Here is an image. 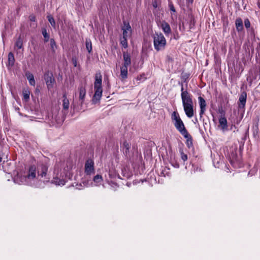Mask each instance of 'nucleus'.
<instances>
[{
	"label": "nucleus",
	"mask_w": 260,
	"mask_h": 260,
	"mask_svg": "<svg viewBox=\"0 0 260 260\" xmlns=\"http://www.w3.org/2000/svg\"><path fill=\"white\" fill-rule=\"evenodd\" d=\"M181 96L184 112L188 118H191L194 115L192 95L187 90H184L182 84H181Z\"/></svg>",
	"instance_id": "obj_1"
},
{
	"label": "nucleus",
	"mask_w": 260,
	"mask_h": 260,
	"mask_svg": "<svg viewBox=\"0 0 260 260\" xmlns=\"http://www.w3.org/2000/svg\"><path fill=\"white\" fill-rule=\"evenodd\" d=\"M36 178V168L35 166H31L29 167L28 173L26 175L22 176L20 174H18L14 179V181L15 183L19 184H27L32 185V182Z\"/></svg>",
	"instance_id": "obj_2"
},
{
	"label": "nucleus",
	"mask_w": 260,
	"mask_h": 260,
	"mask_svg": "<svg viewBox=\"0 0 260 260\" xmlns=\"http://www.w3.org/2000/svg\"><path fill=\"white\" fill-rule=\"evenodd\" d=\"M171 119L173 122L175 127L181 135L186 134L187 131L185 128L184 124L177 111H174L172 113Z\"/></svg>",
	"instance_id": "obj_3"
},
{
	"label": "nucleus",
	"mask_w": 260,
	"mask_h": 260,
	"mask_svg": "<svg viewBox=\"0 0 260 260\" xmlns=\"http://www.w3.org/2000/svg\"><path fill=\"white\" fill-rule=\"evenodd\" d=\"M61 167L62 165L60 163H57L54 166L52 182L57 185H63L65 184V181L63 179V176H62L61 173Z\"/></svg>",
	"instance_id": "obj_4"
},
{
	"label": "nucleus",
	"mask_w": 260,
	"mask_h": 260,
	"mask_svg": "<svg viewBox=\"0 0 260 260\" xmlns=\"http://www.w3.org/2000/svg\"><path fill=\"white\" fill-rule=\"evenodd\" d=\"M153 44L155 50L157 51L165 48L166 40L161 33H155L153 35Z\"/></svg>",
	"instance_id": "obj_5"
},
{
	"label": "nucleus",
	"mask_w": 260,
	"mask_h": 260,
	"mask_svg": "<svg viewBox=\"0 0 260 260\" xmlns=\"http://www.w3.org/2000/svg\"><path fill=\"white\" fill-rule=\"evenodd\" d=\"M95 173L94 163L93 160L88 159L85 164V173L87 175H91Z\"/></svg>",
	"instance_id": "obj_6"
},
{
	"label": "nucleus",
	"mask_w": 260,
	"mask_h": 260,
	"mask_svg": "<svg viewBox=\"0 0 260 260\" xmlns=\"http://www.w3.org/2000/svg\"><path fill=\"white\" fill-rule=\"evenodd\" d=\"M44 80H45L46 85L49 89H51L53 86V84L55 80L53 77L52 73L47 71L44 74Z\"/></svg>",
	"instance_id": "obj_7"
},
{
	"label": "nucleus",
	"mask_w": 260,
	"mask_h": 260,
	"mask_svg": "<svg viewBox=\"0 0 260 260\" xmlns=\"http://www.w3.org/2000/svg\"><path fill=\"white\" fill-rule=\"evenodd\" d=\"M122 30H123V37L129 38L131 37L132 34V28L129 23L126 21H123V26L122 27Z\"/></svg>",
	"instance_id": "obj_8"
},
{
	"label": "nucleus",
	"mask_w": 260,
	"mask_h": 260,
	"mask_svg": "<svg viewBox=\"0 0 260 260\" xmlns=\"http://www.w3.org/2000/svg\"><path fill=\"white\" fill-rule=\"evenodd\" d=\"M247 99V93L245 92L241 93L239 96L238 101V107L239 109H244L245 106Z\"/></svg>",
	"instance_id": "obj_9"
},
{
	"label": "nucleus",
	"mask_w": 260,
	"mask_h": 260,
	"mask_svg": "<svg viewBox=\"0 0 260 260\" xmlns=\"http://www.w3.org/2000/svg\"><path fill=\"white\" fill-rule=\"evenodd\" d=\"M48 166L46 165H42L38 169V177L43 178L45 177L48 171Z\"/></svg>",
	"instance_id": "obj_10"
},
{
	"label": "nucleus",
	"mask_w": 260,
	"mask_h": 260,
	"mask_svg": "<svg viewBox=\"0 0 260 260\" xmlns=\"http://www.w3.org/2000/svg\"><path fill=\"white\" fill-rule=\"evenodd\" d=\"M102 75L100 73H96L95 77V82L94 83V89H102Z\"/></svg>",
	"instance_id": "obj_11"
},
{
	"label": "nucleus",
	"mask_w": 260,
	"mask_h": 260,
	"mask_svg": "<svg viewBox=\"0 0 260 260\" xmlns=\"http://www.w3.org/2000/svg\"><path fill=\"white\" fill-rule=\"evenodd\" d=\"M199 103L200 107V115L201 117L206 111V103L205 100L201 96L198 98Z\"/></svg>",
	"instance_id": "obj_12"
},
{
	"label": "nucleus",
	"mask_w": 260,
	"mask_h": 260,
	"mask_svg": "<svg viewBox=\"0 0 260 260\" xmlns=\"http://www.w3.org/2000/svg\"><path fill=\"white\" fill-rule=\"evenodd\" d=\"M123 58L124 62L122 65V67H125L127 68L128 66L131 64V58L130 55L127 52H123Z\"/></svg>",
	"instance_id": "obj_13"
},
{
	"label": "nucleus",
	"mask_w": 260,
	"mask_h": 260,
	"mask_svg": "<svg viewBox=\"0 0 260 260\" xmlns=\"http://www.w3.org/2000/svg\"><path fill=\"white\" fill-rule=\"evenodd\" d=\"M161 27L166 35H168L171 34V29L169 24L167 22L163 21L161 24Z\"/></svg>",
	"instance_id": "obj_14"
},
{
	"label": "nucleus",
	"mask_w": 260,
	"mask_h": 260,
	"mask_svg": "<svg viewBox=\"0 0 260 260\" xmlns=\"http://www.w3.org/2000/svg\"><path fill=\"white\" fill-rule=\"evenodd\" d=\"M95 90V93L93 96V101L94 102L95 101H99L102 95L103 90L102 89H94Z\"/></svg>",
	"instance_id": "obj_15"
},
{
	"label": "nucleus",
	"mask_w": 260,
	"mask_h": 260,
	"mask_svg": "<svg viewBox=\"0 0 260 260\" xmlns=\"http://www.w3.org/2000/svg\"><path fill=\"white\" fill-rule=\"evenodd\" d=\"M183 136V137L186 139V145L188 147H190L192 146V137L190 136V135L188 133V132H186V134H183L182 135Z\"/></svg>",
	"instance_id": "obj_16"
},
{
	"label": "nucleus",
	"mask_w": 260,
	"mask_h": 260,
	"mask_svg": "<svg viewBox=\"0 0 260 260\" xmlns=\"http://www.w3.org/2000/svg\"><path fill=\"white\" fill-rule=\"evenodd\" d=\"M25 76H26L27 80L29 81V83L31 85L34 86L35 85L36 82H35L34 75L31 73H29V72H27L25 73Z\"/></svg>",
	"instance_id": "obj_17"
},
{
	"label": "nucleus",
	"mask_w": 260,
	"mask_h": 260,
	"mask_svg": "<svg viewBox=\"0 0 260 260\" xmlns=\"http://www.w3.org/2000/svg\"><path fill=\"white\" fill-rule=\"evenodd\" d=\"M237 30L238 31H241L243 28V22L241 18L237 19L235 22Z\"/></svg>",
	"instance_id": "obj_18"
},
{
	"label": "nucleus",
	"mask_w": 260,
	"mask_h": 260,
	"mask_svg": "<svg viewBox=\"0 0 260 260\" xmlns=\"http://www.w3.org/2000/svg\"><path fill=\"white\" fill-rule=\"evenodd\" d=\"M15 62V58L13 54L10 52L8 54V64L9 67H12L14 66Z\"/></svg>",
	"instance_id": "obj_19"
},
{
	"label": "nucleus",
	"mask_w": 260,
	"mask_h": 260,
	"mask_svg": "<svg viewBox=\"0 0 260 260\" xmlns=\"http://www.w3.org/2000/svg\"><path fill=\"white\" fill-rule=\"evenodd\" d=\"M86 95V90L84 87H80L79 88V99L82 103L84 100Z\"/></svg>",
	"instance_id": "obj_20"
},
{
	"label": "nucleus",
	"mask_w": 260,
	"mask_h": 260,
	"mask_svg": "<svg viewBox=\"0 0 260 260\" xmlns=\"http://www.w3.org/2000/svg\"><path fill=\"white\" fill-rule=\"evenodd\" d=\"M120 76L123 79H126L127 77V68L125 67H121L120 68Z\"/></svg>",
	"instance_id": "obj_21"
},
{
	"label": "nucleus",
	"mask_w": 260,
	"mask_h": 260,
	"mask_svg": "<svg viewBox=\"0 0 260 260\" xmlns=\"http://www.w3.org/2000/svg\"><path fill=\"white\" fill-rule=\"evenodd\" d=\"M129 147H130V146L129 145V143L125 141L123 143L122 149H123L124 153L126 155H127V154L129 153Z\"/></svg>",
	"instance_id": "obj_22"
},
{
	"label": "nucleus",
	"mask_w": 260,
	"mask_h": 260,
	"mask_svg": "<svg viewBox=\"0 0 260 260\" xmlns=\"http://www.w3.org/2000/svg\"><path fill=\"white\" fill-rule=\"evenodd\" d=\"M219 122L223 129L227 127V120L225 117H220Z\"/></svg>",
	"instance_id": "obj_23"
},
{
	"label": "nucleus",
	"mask_w": 260,
	"mask_h": 260,
	"mask_svg": "<svg viewBox=\"0 0 260 260\" xmlns=\"http://www.w3.org/2000/svg\"><path fill=\"white\" fill-rule=\"evenodd\" d=\"M93 181L95 183L96 185H99L102 182L103 177L101 175H96L93 177Z\"/></svg>",
	"instance_id": "obj_24"
},
{
	"label": "nucleus",
	"mask_w": 260,
	"mask_h": 260,
	"mask_svg": "<svg viewBox=\"0 0 260 260\" xmlns=\"http://www.w3.org/2000/svg\"><path fill=\"white\" fill-rule=\"evenodd\" d=\"M63 108L64 110H68L69 108V101L67 99L66 94H64L63 96Z\"/></svg>",
	"instance_id": "obj_25"
},
{
	"label": "nucleus",
	"mask_w": 260,
	"mask_h": 260,
	"mask_svg": "<svg viewBox=\"0 0 260 260\" xmlns=\"http://www.w3.org/2000/svg\"><path fill=\"white\" fill-rule=\"evenodd\" d=\"M86 48L89 53L92 51V44L90 40L86 39Z\"/></svg>",
	"instance_id": "obj_26"
},
{
	"label": "nucleus",
	"mask_w": 260,
	"mask_h": 260,
	"mask_svg": "<svg viewBox=\"0 0 260 260\" xmlns=\"http://www.w3.org/2000/svg\"><path fill=\"white\" fill-rule=\"evenodd\" d=\"M30 92L28 89L23 90V98L25 101H28L29 99Z\"/></svg>",
	"instance_id": "obj_27"
},
{
	"label": "nucleus",
	"mask_w": 260,
	"mask_h": 260,
	"mask_svg": "<svg viewBox=\"0 0 260 260\" xmlns=\"http://www.w3.org/2000/svg\"><path fill=\"white\" fill-rule=\"evenodd\" d=\"M42 35L44 38V41L45 42H48L49 39V35L47 33V30L45 28H43L42 29Z\"/></svg>",
	"instance_id": "obj_28"
},
{
	"label": "nucleus",
	"mask_w": 260,
	"mask_h": 260,
	"mask_svg": "<svg viewBox=\"0 0 260 260\" xmlns=\"http://www.w3.org/2000/svg\"><path fill=\"white\" fill-rule=\"evenodd\" d=\"M50 47L52 49V52H54L57 48V46H56V43L53 39H51V40H50Z\"/></svg>",
	"instance_id": "obj_29"
},
{
	"label": "nucleus",
	"mask_w": 260,
	"mask_h": 260,
	"mask_svg": "<svg viewBox=\"0 0 260 260\" xmlns=\"http://www.w3.org/2000/svg\"><path fill=\"white\" fill-rule=\"evenodd\" d=\"M127 38L123 37L120 40L121 45L125 48L127 47Z\"/></svg>",
	"instance_id": "obj_30"
},
{
	"label": "nucleus",
	"mask_w": 260,
	"mask_h": 260,
	"mask_svg": "<svg viewBox=\"0 0 260 260\" xmlns=\"http://www.w3.org/2000/svg\"><path fill=\"white\" fill-rule=\"evenodd\" d=\"M15 46L18 49H21L22 47V41L21 39L19 37L18 40H17L16 43H15Z\"/></svg>",
	"instance_id": "obj_31"
},
{
	"label": "nucleus",
	"mask_w": 260,
	"mask_h": 260,
	"mask_svg": "<svg viewBox=\"0 0 260 260\" xmlns=\"http://www.w3.org/2000/svg\"><path fill=\"white\" fill-rule=\"evenodd\" d=\"M47 18H48V20L49 22L50 23L52 26L53 27H55V20H54V18H53V17L51 16V15H49V16H47Z\"/></svg>",
	"instance_id": "obj_32"
},
{
	"label": "nucleus",
	"mask_w": 260,
	"mask_h": 260,
	"mask_svg": "<svg viewBox=\"0 0 260 260\" xmlns=\"http://www.w3.org/2000/svg\"><path fill=\"white\" fill-rule=\"evenodd\" d=\"M181 157L182 159L185 161L187 159V156L186 154H184L183 151L181 152Z\"/></svg>",
	"instance_id": "obj_33"
},
{
	"label": "nucleus",
	"mask_w": 260,
	"mask_h": 260,
	"mask_svg": "<svg viewBox=\"0 0 260 260\" xmlns=\"http://www.w3.org/2000/svg\"><path fill=\"white\" fill-rule=\"evenodd\" d=\"M244 24L246 28H248L250 26V23L248 19L245 20Z\"/></svg>",
	"instance_id": "obj_34"
},
{
	"label": "nucleus",
	"mask_w": 260,
	"mask_h": 260,
	"mask_svg": "<svg viewBox=\"0 0 260 260\" xmlns=\"http://www.w3.org/2000/svg\"><path fill=\"white\" fill-rule=\"evenodd\" d=\"M169 8H170V9L171 11H172L174 13H175L176 11H175V9L172 3H170L169 4Z\"/></svg>",
	"instance_id": "obj_35"
},
{
	"label": "nucleus",
	"mask_w": 260,
	"mask_h": 260,
	"mask_svg": "<svg viewBox=\"0 0 260 260\" xmlns=\"http://www.w3.org/2000/svg\"><path fill=\"white\" fill-rule=\"evenodd\" d=\"M29 20L31 21H36V17L34 15H31L29 16Z\"/></svg>",
	"instance_id": "obj_36"
},
{
	"label": "nucleus",
	"mask_w": 260,
	"mask_h": 260,
	"mask_svg": "<svg viewBox=\"0 0 260 260\" xmlns=\"http://www.w3.org/2000/svg\"><path fill=\"white\" fill-rule=\"evenodd\" d=\"M72 62H73V63L74 67H77V59L76 58L73 57L72 58Z\"/></svg>",
	"instance_id": "obj_37"
},
{
	"label": "nucleus",
	"mask_w": 260,
	"mask_h": 260,
	"mask_svg": "<svg viewBox=\"0 0 260 260\" xmlns=\"http://www.w3.org/2000/svg\"><path fill=\"white\" fill-rule=\"evenodd\" d=\"M153 6H154V7H156V6H155V5H154V4H153Z\"/></svg>",
	"instance_id": "obj_38"
},
{
	"label": "nucleus",
	"mask_w": 260,
	"mask_h": 260,
	"mask_svg": "<svg viewBox=\"0 0 260 260\" xmlns=\"http://www.w3.org/2000/svg\"><path fill=\"white\" fill-rule=\"evenodd\" d=\"M1 159H2V158L0 157V162L1 161Z\"/></svg>",
	"instance_id": "obj_39"
}]
</instances>
